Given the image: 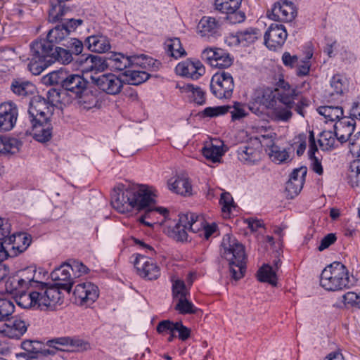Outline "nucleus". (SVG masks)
<instances>
[{"label": "nucleus", "mask_w": 360, "mask_h": 360, "mask_svg": "<svg viewBox=\"0 0 360 360\" xmlns=\"http://www.w3.org/2000/svg\"><path fill=\"white\" fill-rule=\"evenodd\" d=\"M155 190L147 185L130 186L124 189H114L111 194V204L119 212L124 213L132 209L138 211L146 210L144 216L139 218V221L147 226H152L153 223L145 221L146 217L155 211L165 215L167 210L162 207L152 208L155 204Z\"/></svg>", "instance_id": "f257e3e1"}, {"label": "nucleus", "mask_w": 360, "mask_h": 360, "mask_svg": "<svg viewBox=\"0 0 360 360\" xmlns=\"http://www.w3.org/2000/svg\"><path fill=\"white\" fill-rule=\"evenodd\" d=\"M83 23L81 19H63L59 20L54 27L51 29L46 38L32 41L30 44V53L39 54L45 49L51 51V47L60 44L65 48L71 49L76 54L82 53L84 45L82 41L75 37H70L71 33Z\"/></svg>", "instance_id": "f03ea898"}, {"label": "nucleus", "mask_w": 360, "mask_h": 360, "mask_svg": "<svg viewBox=\"0 0 360 360\" xmlns=\"http://www.w3.org/2000/svg\"><path fill=\"white\" fill-rule=\"evenodd\" d=\"M281 91L278 94V101L273 108L274 116L276 120L287 122L292 115V111L304 116V108L310 104V101L305 98L299 97V92L285 80L281 81Z\"/></svg>", "instance_id": "7ed1b4c3"}, {"label": "nucleus", "mask_w": 360, "mask_h": 360, "mask_svg": "<svg viewBox=\"0 0 360 360\" xmlns=\"http://www.w3.org/2000/svg\"><path fill=\"white\" fill-rule=\"evenodd\" d=\"M220 252L229 262L231 278L236 281L240 279L245 271L244 246L232 235L226 234L221 241Z\"/></svg>", "instance_id": "20e7f679"}, {"label": "nucleus", "mask_w": 360, "mask_h": 360, "mask_svg": "<svg viewBox=\"0 0 360 360\" xmlns=\"http://www.w3.org/2000/svg\"><path fill=\"white\" fill-rule=\"evenodd\" d=\"M73 55L77 56L71 49L55 46L51 51L45 49L39 54L30 53L27 68L34 75H40L46 68L56 61L63 64H69L73 60Z\"/></svg>", "instance_id": "39448f33"}, {"label": "nucleus", "mask_w": 360, "mask_h": 360, "mask_svg": "<svg viewBox=\"0 0 360 360\" xmlns=\"http://www.w3.org/2000/svg\"><path fill=\"white\" fill-rule=\"evenodd\" d=\"M354 284L347 268L340 262L328 265L321 272L320 285L328 291H339L349 288Z\"/></svg>", "instance_id": "423d86ee"}, {"label": "nucleus", "mask_w": 360, "mask_h": 360, "mask_svg": "<svg viewBox=\"0 0 360 360\" xmlns=\"http://www.w3.org/2000/svg\"><path fill=\"white\" fill-rule=\"evenodd\" d=\"M36 274L35 266H29L18 271L16 275L10 277L6 282V290L13 291L20 288L43 289L44 282L38 281Z\"/></svg>", "instance_id": "0eeeda50"}, {"label": "nucleus", "mask_w": 360, "mask_h": 360, "mask_svg": "<svg viewBox=\"0 0 360 360\" xmlns=\"http://www.w3.org/2000/svg\"><path fill=\"white\" fill-rule=\"evenodd\" d=\"M210 88L212 94L219 99L231 98L235 88L232 75L224 70L219 71L211 78Z\"/></svg>", "instance_id": "6e6552de"}, {"label": "nucleus", "mask_w": 360, "mask_h": 360, "mask_svg": "<svg viewBox=\"0 0 360 360\" xmlns=\"http://www.w3.org/2000/svg\"><path fill=\"white\" fill-rule=\"evenodd\" d=\"M89 82L82 75L79 74H70L66 76L62 84V89L67 91L70 96L78 99L84 98L91 91Z\"/></svg>", "instance_id": "1a4fd4ad"}, {"label": "nucleus", "mask_w": 360, "mask_h": 360, "mask_svg": "<svg viewBox=\"0 0 360 360\" xmlns=\"http://www.w3.org/2000/svg\"><path fill=\"white\" fill-rule=\"evenodd\" d=\"M92 83L102 92L111 95H118L122 90L124 82L112 73H105L99 76H91Z\"/></svg>", "instance_id": "9d476101"}, {"label": "nucleus", "mask_w": 360, "mask_h": 360, "mask_svg": "<svg viewBox=\"0 0 360 360\" xmlns=\"http://www.w3.org/2000/svg\"><path fill=\"white\" fill-rule=\"evenodd\" d=\"M243 0H214L215 8L226 14V19L231 24L241 23L246 18L243 11H238Z\"/></svg>", "instance_id": "9b49d317"}, {"label": "nucleus", "mask_w": 360, "mask_h": 360, "mask_svg": "<svg viewBox=\"0 0 360 360\" xmlns=\"http://www.w3.org/2000/svg\"><path fill=\"white\" fill-rule=\"evenodd\" d=\"M201 58L210 66L220 69L229 68L233 62V58L231 54L220 48L205 49L202 52Z\"/></svg>", "instance_id": "f8f14e48"}, {"label": "nucleus", "mask_w": 360, "mask_h": 360, "mask_svg": "<svg viewBox=\"0 0 360 360\" xmlns=\"http://www.w3.org/2000/svg\"><path fill=\"white\" fill-rule=\"evenodd\" d=\"M264 141L261 136L251 139L249 142L240 146L237 150L239 160L246 164H252L260 160Z\"/></svg>", "instance_id": "ddd939ff"}, {"label": "nucleus", "mask_w": 360, "mask_h": 360, "mask_svg": "<svg viewBox=\"0 0 360 360\" xmlns=\"http://www.w3.org/2000/svg\"><path fill=\"white\" fill-rule=\"evenodd\" d=\"M228 112L231 113L233 121L238 120L247 115L244 105L240 102H234L233 105L207 107L202 112V115L204 117H215Z\"/></svg>", "instance_id": "4468645a"}, {"label": "nucleus", "mask_w": 360, "mask_h": 360, "mask_svg": "<svg viewBox=\"0 0 360 360\" xmlns=\"http://www.w3.org/2000/svg\"><path fill=\"white\" fill-rule=\"evenodd\" d=\"M287 37L288 33L283 25L271 23L264 34V44L269 50L276 51L283 46Z\"/></svg>", "instance_id": "2eb2a0df"}, {"label": "nucleus", "mask_w": 360, "mask_h": 360, "mask_svg": "<svg viewBox=\"0 0 360 360\" xmlns=\"http://www.w3.org/2000/svg\"><path fill=\"white\" fill-rule=\"evenodd\" d=\"M297 15V9L294 4L288 0L275 3L271 11L267 12L269 19L275 21L291 22Z\"/></svg>", "instance_id": "dca6fc26"}, {"label": "nucleus", "mask_w": 360, "mask_h": 360, "mask_svg": "<svg viewBox=\"0 0 360 360\" xmlns=\"http://www.w3.org/2000/svg\"><path fill=\"white\" fill-rule=\"evenodd\" d=\"M31 127L26 131V134L31 135L34 140L40 143L49 141L53 134L51 120L47 118L28 120Z\"/></svg>", "instance_id": "f3484780"}, {"label": "nucleus", "mask_w": 360, "mask_h": 360, "mask_svg": "<svg viewBox=\"0 0 360 360\" xmlns=\"http://www.w3.org/2000/svg\"><path fill=\"white\" fill-rule=\"evenodd\" d=\"M32 243V236L25 232L15 233L6 239L5 246L9 257H14L24 252Z\"/></svg>", "instance_id": "a211bd4d"}, {"label": "nucleus", "mask_w": 360, "mask_h": 360, "mask_svg": "<svg viewBox=\"0 0 360 360\" xmlns=\"http://www.w3.org/2000/svg\"><path fill=\"white\" fill-rule=\"evenodd\" d=\"M53 110L51 105H49L44 97L39 95L33 96L27 110L28 120L50 119Z\"/></svg>", "instance_id": "6ab92c4d"}, {"label": "nucleus", "mask_w": 360, "mask_h": 360, "mask_svg": "<svg viewBox=\"0 0 360 360\" xmlns=\"http://www.w3.org/2000/svg\"><path fill=\"white\" fill-rule=\"evenodd\" d=\"M134 266L138 274L147 280H156L160 276V269L158 264L142 255H137L134 260Z\"/></svg>", "instance_id": "aec40b11"}, {"label": "nucleus", "mask_w": 360, "mask_h": 360, "mask_svg": "<svg viewBox=\"0 0 360 360\" xmlns=\"http://www.w3.org/2000/svg\"><path fill=\"white\" fill-rule=\"evenodd\" d=\"M280 79L278 82L279 88L272 91L270 89L257 90L252 97V105L250 106V110L253 111L254 105L256 104L263 105L266 108H273L276 105L278 101V94L281 91V84Z\"/></svg>", "instance_id": "412c9836"}, {"label": "nucleus", "mask_w": 360, "mask_h": 360, "mask_svg": "<svg viewBox=\"0 0 360 360\" xmlns=\"http://www.w3.org/2000/svg\"><path fill=\"white\" fill-rule=\"evenodd\" d=\"M43 289H37L40 293L38 299V308L44 309H53L57 304H60L61 294L59 291L60 288H48L47 284L44 283Z\"/></svg>", "instance_id": "4be33fe9"}, {"label": "nucleus", "mask_w": 360, "mask_h": 360, "mask_svg": "<svg viewBox=\"0 0 360 360\" xmlns=\"http://www.w3.org/2000/svg\"><path fill=\"white\" fill-rule=\"evenodd\" d=\"M18 109L12 101L4 102L0 105V131L11 130L16 124Z\"/></svg>", "instance_id": "5701e85b"}, {"label": "nucleus", "mask_w": 360, "mask_h": 360, "mask_svg": "<svg viewBox=\"0 0 360 360\" xmlns=\"http://www.w3.org/2000/svg\"><path fill=\"white\" fill-rule=\"evenodd\" d=\"M197 29L198 34L209 41L214 40L221 34V22L212 17H202L198 25Z\"/></svg>", "instance_id": "b1692460"}, {"label": "nucleus", "mask_w": 360, "mask_h": 360, "mask_svg": "<svg viewBox=\"0 0 360 360\" xmlns=\"http://www.w3.org/2000/svg\"><path fill=\"white\" fill-rule=\"evenodd\" d=\"M51 278L58 288L70 292L74 284V278L70 274V268L65 263L51 273Z\"/></svg>", "instance_id": "393cba45"}, {"label": "nucleus", "mask_w": 360, "mask_h": 360, "mask_svg": "<svg viewBox=\"0 0 360 360\" xmlns=\"http://www.w3.org/2000/svg\"><path fill=\"white\" fill-rule=\"evenodd\" d=\"M176 72L181 76L198 79L205 72V68L199 60L187 59L176 66Z\"/></svg>", "instance_id": "a878e982"}, {"label": "nucleus", "mask_w": 360, "mask_h": 360, "mask_svg": "<svg viewBox=\"0 0 360 360\" xmlns=\"http://www.w3.org/2000/svg\"><path fill=\"white\" fill-rule=\"evenodd\" d=\"M15 290L7 291L15 295V300L18 306L24 309L37 307L38 308V299L40 293L37 289L22 288V290Z\"/></svg>", "instance_id": "bb28decb"}, {"label": "nucleus", "mask_w": 360, "mask_h": 360, "mask_svg": "<svg viewBox=\"0 0 360 360\" xmlns=\"http://www.w3.org/2000/svg\"><path fill=\"white\" fill-rule=\"evenodd\" d=\"M73 294L82 304H90L98 297V288L91 282H85L77 284Z\"/></svg>", "instance_id": "cd10ccee"}, {"label": "nucleus", "mask_w": 360, "mask_h": 360, "mask_svg": "<svg viewBox=\"0 0 360 360\" xmlns=\"http://www.w3.org/2000/svg\"><path fill=\"white\" fill-rule=\"evenodd\" d=\"M80 64L83 65V70L86 72L95 71L96 72H101L108 67V56H101L92 54H83L80 57Z\"/></svg>", "instance_id": "c85d7f7f"}, {"label": "nucleus", "mask_w": 360, "mask_h": 360, "mask_svg": "<svg viewBox=\"0 0 360 360\" xmlns=\"http://www.w3.org/2000/svg\"><path fill=\"white\" fill-rule=\"evenodd\" d=\"M356 122L350 115L343 117L334 125L335 134L337 139L341 143L349 141L353 136Z\"/></svg>", "instance_id": "c756f323"}, {"label": "nucleus", "mask_w": 360, "mask_h": 360, "mask_svg": "<svg viewBox=\"0 0 360 360\" xmlns=\"http://www.w3.org/2000/svg\"><path fill=\"white\" fill-rule=\"evenodd\" d=\"M2 326L0 330L5 336L10 338L19 339L27 331L29 324L20 317H14Z\"/></svg>", "instance_id": "7c9ffc66"}, {"label": "nucleus", "mask_w": 360, "mask_h": 360, "mask_svg": "<svg viewBox=\"0 0 360 360\" xmlns=\"http://www.w3.org/2000/svg\"><path fill=\"white\" fill-rule=\"evenodd\" d=\"M88 49L95 53H105L110 49V39L104 35L97 34L88 37L85 39Z\"/></svg>", "instance_id": "2f4dec72"}, {"label": "nucleus", "mask_w": 360, "mask_h": 360, "mask_svg": "<svg viewBox=\"0 0 360 360\" xmlns=\"http://www.w3.org/2000/svg\"><path fill=\"white\" fill-rule=\"evenodd\" d=\"M262 138L264 141H267L265 146L270 148L269 155L274 162L281 164L289 159V152L285 148H281L278 146L275 145L271 135H262Z\"/></svg>", "instance_id": "473e14b6"}, {"label": "nucleus", "mask_w": 360, "mask_h": 360, "mask_svg": "<svg viewBox=\"0 0 360 360\" xmlns=\"http://www.w3.org/2000/svg\"><path fill=\"white\" fill-rule=\"evenodd\" d=\"M188 218L187 215L179 214V220L174 226L169 227V236L176 241H185L188 237Z\"/></svg>", "instance_id": "72a5a7b5"}, {"label": "nucleus", "mask_w": 360, "mask_h": 360, "mask_svg": "<svg viewBox=\"0 0 360 360\" xmlns=\"http://www.w3.org/2000/svg\"><path fill=\"white\" fill-rule=\"evenodd\" d=\"M11 90L18 96L22 98L33 96L36 92L35 85L22 79H14L11 84Z\"/></svg>", "instance_id": "f704fd0d"}, {"label": "nucleus", "mask_w": 360, "mask_h": 360, "mask_svg": "<svg viewBox=\"0 0 360 360\" xmlns=\"http://www.w3.org/2000/svg\"><path fill=\"white\" fill-rule=\"evenodd\" d=\"M124 84L137 86L147 81L150 75L146 71L136 70V68H128L122 72Z\"/></svg>", "instance_id": "c9c22d12"}, {"label": "nucleus", "mask_w": 360, "mask_h": 360, "mask_svg": "<svg viewBox=\"0 0 360 360\" xmlns=\"http://www.w3.org/2000/svg\"><path fill=\"white\" fill-rule=\"evenodd\" d=\"M108 58L109 69L118 71H124L129 68V58L122 53H111Z\"/></svg>", "instance_id": "e433bc0d"}, {"label": "nucleus", "mask_w": 360, "mask_h": 360, "mask_svg": "<svg viewBox=\"0 0 360 360\" xmlns=\"http://www.w3.org/2000/svg\"><path fill=\"white\" fill-rule=\"evenodd\" d=\"M169 187L173 192L184 195L192 194V186L188 178L178 176L173 182L169 183Z\"/></svg>", "instance_id": "4c0bfd02"}, {"label": "nucleus", "mask_w": 360, "mask_h": 360, "mask_svg": "<svg viewBox=\"0 0 360 360\" xmlns=\"http://www.w3.org/2000/svg\"><path fill=\"white\" fill-rule=\"evenodd\" d=\"M21 146L22 142L16 138L0 136V153L1 154H14L19 150Z\"/></svg>", "instance_id": "58836bf2"}, {"label": "nucleus", "mask_w": 360, "mask_h": 360, "mask_svg": "<svg viewBox=\"0 0 360 360\" xmlns=\"http://www.w3.org/2000/svg\"><path fill=\"white\" fill-rule=\"evenodd\" d=\"M319 115L323 116L326 122L339 120L343 117V109L340 106L323 105L317 108Z\"/></svg>", "instance_id": "ea45409f"}, {"label": "nucleus", "mask_w": 360, "mask_h": 360, "mask_svg": "<svg viewBox=\"0 0 360 360\" xmlns=\"http://www.w3.org/2000/svg\"><path fill=\"white\" fill-rule=\"evenodd\" d=\"M258 280L261 282L268 283L274 286L277 285V276L276 270L269 264H264L257 271Z\"/></svg>", "instance_id": "a19ab883"}, {"label": "nucleus", "mask_w": 360, "mask_h": 360, "mask_svg": "<svg viewBox=\"0 0 360 360\" xmlns=\"http://www.w3.org/2000/svg\"><path fill=\"white\" fill-rule=\"evenodd\" d=\"M203 156L212 162H218L224 155V151L221 146H215L213 143H208L202 148Z\"/></svg>", "instance_id": "79ce46f5"}, {"label": "nucleus", "mask_w": 360, "mask_h": 360, "mask_svg": "<svg viewBox=\"0 0 360 360\" xmlns=\"http://www.w3.org/2000/svg\"><path fill=\"white\" fill-rule=\"evenodd\" d=\"M238 34L240 44L245 46L255 42L260 35V32L259 29L250 27L238 31Z\"/></svg>", "instance_id": "37998d69"}, {"label": "nucleus", "mask_w": 360, "mask_h": 360, "mask_svg": "<svg viewBox=\"0 0 360 360\" xmlns=\"http://www.w3.org/2000/svg\"><path fill=\"white\" fill-rule=\"evenodd\" d=\"M165 49L169 55L177 59L186 54L178 38L170 39L165 42Z\"/></svg>", "instance_id": "c03bdc74"}, {"label": "nucleus", "mask_w": 360, "mask_h": 360, "mask_svg": "<svg viewBox=\"0 0 360 360\" xmlns=\"http://www.w3.org/2000/svg\"><path fill=\"white\" fill-rule=\"evenodd\" d=\"M53 343H57L60 345H70L81 349H86L89 347L87 342L78 338H59L50 340L47 342L49 346H52Z\"/></svg>", "instance_id": "a18cd8bd"}, {"label": "nucleus", "mask_w": 360, "mask_h": 360, "mask_svg": "<svg viewBox=\"0 0 360 360\" xmlns=\"http://www.w3.org/2000/svg\"><path fill=\"white\" fill-rule=\"evenodd\" d=\"M182 89L184 91L191 93L193 101L198 105H204L206 102L205 91L199 86H195L193 84H185Z\"/></svg>", "instance_id": "49530a36"}, {"label": "nucleus", "mask_w": 360, "mask_h": 360, "mask_svg": "<svg viewBox=\"0 0 360 360\" xmlns=\"http://www.w3.org/2000/svg\"><path fill=\"white\" fill-rule=\"evenodd\" d=\"M65 2L57 1L56 4L51 3V8L49 10V18H51L53 22L63 20L62 17L70 11V8L66 6Z\"/></svg>", "instance_id": "de8ad7c7"}, {"label": "nucleus", "mask_w": 360, "mask_h": 360, "mask_svg": "<svg viewBox=\"0 0 360 360\" xmlns=\"http://www.w3.org/2000/svg\"><path fill=\"white\" fill-rule=\"evenodd\" d=\"M172 291L173 297L176 300L187 297L190 295L189 288L181 279H176L173 281Z\"/></svg>", "instance_id": "09e8293b"}, {"label": "nucleus", "mask_w": 360, "mask_h": 360, "mask_svg": "<svg viewBox=\"0 0 360 360\" xmlns=\"http://www.w3.org/2000/svg\"><path fill=\"white\" fill-rule=\"evenodd\" d=\"M330 87L333 89L330 94L331 96H340L343 94L346 88V79L345 77L340 74L333 75L330 81Z\"/></svg>", "instance_id": "8fccbe9b"}, {"label": "nucleus", "mask_w": 360, "mask_h": 360, "mask_svg": "<svg viewBox=\"0 0 360 360\" xmlns=\"http://www.w3.org/2000/svg\"><path fill=\"white\" fill-rule=\"evenodd\" d=\"M13 302L0 295V321H7L8 317L14 312Z\"/></svg>", "instance_id": "3c124183"}, {"label": "nucleus", "mask_w": 360, "mask_h": 360, "mask_svg": "<svg viewBox=\"0 0 360 360\" xmlns=\"http://www.w3.org/2000/svg\"><path fill=\"white\" fill-rule=\"evenodd\" d=\"M174 309L181 314H195L198 311V308L187 297L177 300Z\"/></svg>", "instance_id": "603ef678"}, {"label": "nucleus", "mask_w": 360, "mask_h": 360, "mask_svg": "<svg viewBox=\"0 0 360 360\" xmlns=\"http://www.w3.org/2000/svg\"><path fill=\"white\" fill-rule=\"evenodd\" d=\"M66 76L62 70L53 71L42 77V82L46 85L60 84L62 86Z\"/></svg>", "instance_id": "864d4df0"}, {"label": "nucleus", "mask_w": 360, "mask_h": 360, "mask_svg": "<svg viewBox=\"0 0 360 360\" xmlns=\"http://www.w3.org/2000/svg\"><path fill=\"white\" fill-rule=\"evenodd\" d=\"M183 214L187 215L188 218V230L193 233H197L201 229H203V224L205 220L202 217L193 212H187Z\"/></svg>", "instance_id": "5fc2aeb1"}, {"label": "nucleus", "mask_w": 360, "mask_h": 360, "mask_svg": "<svg viewBox=\"0 0 360 360\" xmlns=\"http://www.w3.org/2000/svg\"><path fill=\"white\" fill-rule=\"evenodd\" d=\"M342 302L346 306L360 310V291H349L342 296Z\"/></svg>", "instance_id": "6e6d98bb"}, {"label": "nucleus", "mask_w": 360, "mask_h": 360, "mask_svg": "<svg viewBox=\"0 0 360 360\" xmlns=\"http://www.w3.org/2000/svg\"><path fill=\"white\" fill-rule=\"evenodd\" d=\"M349 178L353 187L360 186V159L355 160L351 162Z\"/></svg>", "instance_id": "4d7b16f0"}, {"label": "nucleus", "mask_w": 360, "mask_h": 360, "mask_svg": "<svg viewBox=\"0 0 360 360\" xmlns=\"http://www.w3.org/2000/svg\"><path fill=\"white\" fill-rule=\"evenodd\" d=\"M304 184V182L301 181V180L294 181L289 179L285 184V191L287 192L288 197L292 199L297 195L302 189Z\"/></svg>", "instance_id": "13d9d810"}, {"label": "nucleus", "mask_w": 360, "mask_h": 360, "mask_svg": "<svg viewBox=\"0 0 360 360\" xmlns=\"http://www.w3.org/2000/svg\"><path fill=\"white\" fill-rule=\"evenodd\" d=\"M41 346L42 343L36 340H27L21 343L22 349L32 354V356H34L35 360H38V354Z\"/></svg>", "instance_id": "bf43d9fd"}, {"label": "nucleus", "mask_w": 360, "mask_h": 360, "mask_svg": "<svg viewBox=\"0 0 360 360\" xmlns=\"http://www.w3.org/2000/svg\"><path fill=\"white\" fill-rule=\"evenodd\" d=\"M335 132L331 131H323L320 134V139L319 143L321 147H324L325 149L332 148L334 146L335 140Z\"/></svg>", "instance_id": "052dcab7"}, {"label": "nucleus", "mask_w": 360, "mask_h": 360, "mask_svg": "<svg viewBox=\"0 0 360 360\" xmlns=\"http://www.w3.org/2000/svg\"><path fill=\"white\" fill-rule=\"evenodd\" d=\"M219 203L221 205V211L224 213H231L233 208L236 207L233 199L229 193H223L221 195Z\"/></svg>", "instance_id": "680f3d73"}, {"label": "nucleus", "mask_w": 360, "mask_h": 360, "mask_svg": "<svg viewBox=\"0 0 360 360\" xmlns=\"http://www.w3.org/2000/svg\"><path fill=\"white\" fill-rule=\"evenodd\" d=\"M70 268V271L73 273V278L79 277L83 274H86L89 271V269L82 262L77 260H71L68 262Z\"/></svg>", "instance_id": "e2e57ef3"}, {"label": "nucleus", "mask_w": 360, "mask_h": 360, "mask_svg": "<svg viewBox=\"0 0 360 360\" xmlns=\"http://www.w3.org/2000/svg\"><path fill=\"white\" fill-rule=\"evenodd\" d=\"M11 225L6 218L0 217V242L6 244V239L10 236Z\"/></svg>", "instance_id": "0e129e2a"}, {"label": "nucleus", "mask_w": 360, "mask_h": 360, "mask_svg": "<svg viewBox=\"0 0 360 360\" xmlns=\"http://www.w3.org/2000/svg\"><path fill=\"white\" fill-rule=\"evenodd\" d=\"M46 101L51 105L53 108L54 106L57 105V104L60 103L61 92L60 90L56 89L55 88H51L46 92Z\"/></svg>", "instance_id": "69168bd1"}, {"label": "nucleus", "mask_w": 360, "mask_h": 360, "mask_svg": "<svg viewBox=\"0 0 360 360\" xmlns=\"http://www.w3.org/2000/svg\"><path fill=\"white\" fill-rule=\"evenodd\" d=\"M349 143L351 153L357 157L360 156V131L350 138Z\"/></svg>", "instance_id": "338daca9"}, {"label": "nucleus", "mask_w": 360, "mask_h": 360, "mask_svg": "<svg viewBox=\"0 0 360 360\" xmlns=\"http://www.w3.org/2000/svg\"><path fill=\"white\" fill-rule=\"evenodd\" d=\"M174 329V333H178V338L181 341H186L191 336V329L183 325L181 321H176Z\"/></svg>", "instance_id": "774afa93"}]
</instances>
